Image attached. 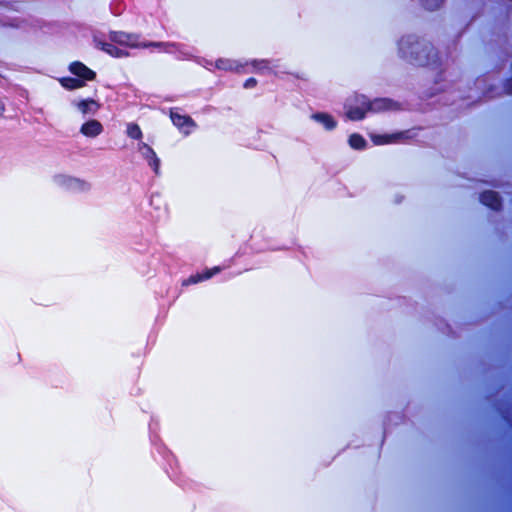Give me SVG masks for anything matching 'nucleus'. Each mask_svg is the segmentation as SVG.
<instances>
[{
  "mask_svg": "<svg viewBox=\"0 0 512 512\" xmlns=\"http://www.w3.org/2000/svg\"><path fill=\"white\" fill-rule=\"evenodd\" d=\"M103 131L102 124L95 119L85 122L80 129V132L86 137H97Z\"/></svg>",
  "mask_w": 512,
  "mask_h": 512,
  "instance_id": "423d86ee",
  "label": "nucleus"
},
{
  "mask_svg": "<svg viewBox=\"0 0 512 512\" xmlns=\"http://www.w3.org/2000/svg\"><path fill=\"white\" fill-rule=\"evenodd\" d=\"M138 150L141 155L148 161L149 166H151L157 174L159 171L160 160L157 157L155 151L146 143H140L138 145Z\"/></svg>",
  "mask_w": 512,
  "mask_h": 512,
  "instance_id": "20e7f679",
  "label": "nucleus"
},
{
  "mask_svg": "<svg viewBox=\"0 0 512 512\" xmlns=\"http://www.w3.org/2000/svg\"><path fill=\"white\" fill-rule=\"evenodd\" d=\"M69 69L71 73L84 80H92L95 77V73L81 62H73Z\"/></svg>",
  "mask_w": 512,
  "mask_h": 512,
  "instance_id": "0eeeda50",
  "label": "nucleus"
},
{
  "mask_svg": "<svg viewBox=\"0 0 512 512\" xmlns=\"http://www.w3.org/2000/svg\"><path fill=\"white\" fill-rule=\"evenodd\" d=\"M422 5L428 10H435L439 8L443 0H420Z\"/></svg>",
  "mask_w": 512,
  "mask_h": 512,
  "instance_id": "a211bd4d",
  "label": "nucleus"
},
{
  "mask_svg": "<svg viewBox=\"0 0 512 512\" xmlns=\"http://www.w3.org/2000/svg\"><path fill=\"white\" fill-rule=\"evenodd\" d=\"M171 120L173 124L180 128L185 134H188L190 129L194 126L191 118L180 115L176 112H171Z\"/></svg>",
  "mask_w": 512,
  "mask_h": 512,
  "instance_id": "6e6552de",
  "label": "nucleus"
},
{
  "mask_svg": "<svg viewBox=\"0 0 512 512\" xmlns=\"http://www.w3.org/2000/svg\"><path fill=\"white\" fill-rule=\"evenodd\" d=\"M366 144L365 139L359 134H352L349 137V145L354 149H362Z\"/></svg>",
  "mask_w": 512,
  "mask_h": 512,
  "instance_id": "dca6fc26",
  "label": "nucleus"
},
{
  "mask_svg": "<svg viewBox=\"0 0 512 512\" xmlns=\"http://www.w3.org/2000/svg\"><path fill=\"white\" fill-rule=\"evenodd\" d=\"M216 66L219 68V69H224V70H231L233 69V64L231 61L229 60H223V59H220L216 62Z\"/></svg>",
  "mask_w": 512,
  "mask_h": 512,
  "instance_id": "6ab92c4d",
  "label": "nucleus"
},
{
  "mask_svg": "<svg viewBox=\"0 0 512 512\" xmlns=\"http://www.w3.org/2000/svg\"><path fill=\"white\" fill-rule=\"evenodd\" d=\"M312 119L323 124V126L328 130L333 129L336 126V122L334 121V119L326 113L313 114Z\"/></svg>",
  "mask_w": 512,
  "mask_h": 512,
  "instance_id": "f8f14e48",
  "label": "nucleus"
},
{
  "mask_svg": "<svg viewBox=\"0 0 512 512\" xmlns=\"http://www.w3.org/2000/svg\"><path fill=\"white\" fill-rule=\"evenodd\" d=\"M59 81L64 88L69 90L77 89L84 86V82L82 80L71 77L61 78L59 79Z\"/></svg>",
  "mask_w": 512,
  "mask_h": 512,
  "instance_id": "4468645a",
  "label": "nucleus"
},
{
  "mask_svg": "<svg viewBox=\"0 0 512 512\" xmlns=\"http://www.w3.org/2000/svg\"><path fill=\"white\" fill-rule=\"evenodd\" d=\"M75 106L83 116L95 115L100 107L99 104L93 99L81 100L76 102Z\"/></svg>",
  "mask_w": 512,
  "mask_h": 512,
  "instance_id": "1a4fd4ad",
  "label": "nucleus"
},
{
  "mask_svg": "<svg viewBox=\"0 0 512 512\" xmlns=\"http://www.w3.org/2000/svg\"><path fill=\"white\" fill-rule=\"evenodd\" d=\"M56 180L61 186L72 191H84L88 189V184L86 182L76 178L68 176H58Z\"/></svg>",
  "mask_w": 512,
  "mask_h": 512,
  "instance_id": "39448f33",
  "label": "nucleus"
},
{
  "mask_svg": "<svg viewBox=\"0 0 512 512\" xmlns=\"http://www.w3.org/2000/svg\"><path fill=\"white\" fill-rule=\"evenodd\" d=\"M219 270H220L219 267H214L212 269L207 270L203 274L193 275L187 280V284H196L200 281L207 280V279L211 278L213 275H215L216 273H218Z\"/></svg>",
  "mask_w": 512,
  "mask_h": 512,
  "instance_id": "ddd939ff",
  "label": "nucleus"
},
{
  "mask_svg": "<svg viewBox=\"0 0 512 512\" xmlns=\"http://www.w3.org/2000/svg\"><path fill=\"white\" fill-rule=\"evenodd\" d=\"M480 200L484 205L490 207L493 210H498L501 206V201L498 194L493 191L483 192L480 196Z\"/></svg>",
  "mask_w": 512,
  "mask_h": 512,
  "instance_id": "9d476101",
  "label": "nucleus"
},
{
  "mask_svg": "<svg viewBox=\"0 0 512 512\" xmlns=\"http://www.w3.org/2000/svg\"><path fill=\"white\" fill-rule=\"evenodd\" d=\"M393 103L388 99H377L373 102H368L362 97L361 106L350 107L347 110V117L351 120H361L365 117L367 111H383L392 109Z\"/></svg>",
  "mask_w": 512,
  "mask_h": 512,
  "instance_id": "f03ea898",
  "label": "nucleus"
},
{
  "mask_svg": "<svg viewBox=\"0 0 512 512\" xmlns=\"http://www.w3.org/2000/svg\"><path fill=\"white\" fill-rule=\"evenodd\" d=\"M399 50L403 57L414 59L419 65L429 64L433 48L415 40L413 36L402 38L399 42Z\"/></svg>",
  "mask_w": 512,
  "mask_h": 512,
  "instance_id": "f257e3e1",
  "label": "nucleus"
},
{
  "mask_svg": "<svg viewBox=\"0 0 512 512\" xmlns=\"http://www.w3.org/2000/svg\"><path fill=\"white\" fill-rule=\"evenodd\" d=\"M506 89H507L508 94L512 95V79L508 81V83L506 85Z\"/></svg>",
  "mask_w": 512,
  "mask_h": 512,
  "instance_id": "412c9836",
  "label": "nucleus"
},
{
  "mask_svg": "<svg viewBox=\"0 0 512 512\" xmlns=\"http://www.w3.org/2000/svg\"><path fill=\"white\" fill-rule=\"evenodd\" d=\"M4 111V106L2 104H0V114H2Z\"/></svg>",
  "mask_w": 512,
  "mask_h": 512,
  "instance_id": "4be33fe9",
  "label": "nucleus"
},
{
  "mask_svg": "<svg viewBox=\"0 0 512 512\" xmlns=\"http://www.w3.org/2000/svg\"><path fill=\"white\" fill-rule=\"evenodd\" d=\"M256 85V79L254 78H249L248 80H246V82L244 83V87L249 89V88H252Z\"/></svg>",
  "mask_w": 512,
  "mask_h": 512,
  "instance_id": "aec40b11",
  "label": "nucleus"
},
{
  "mask_svg": "<svg viewBox=\"0 0 512 512\" xmlns=\"http://www.w3.org/2000/svg\"><path fill=\"white\" fill-rule=\"evenodd\" d=\"M401 134H395V135H372L371 139L376 145H384L387 143L392 142L395 138L400 137Z\"/></svg>",
  "mask_w": 512,
  "mask_h": 512,
  "instance_id": "2eb2a0df",
  "label": "nucleus"
},
{
  "mask_svg": "<svg viewBox=\"0 0 512 512\" xmlns=\"http://www.w3.org/2000/svg\"><path fill=\"white\" fill-rule=\"evenodd\" d=\"M127 135L128 137L132 139H141L142 138V131L140 127L135 123H129L127 125Z\"/></svg>",
  "mask_w": 512,
  "mask_h": 512,
  "instance_id": "f3484780",
  "label": "nucleus"
},
{
  "mask_svg": "<svg viewBox=\"0 0 512 512\" xmlns=\"http://www.w3.org/2000/svg\"><path fill=\"white\" fill-rule=\"evenodd\" d=\"M96 46L100 48L101 50L105 51L107 54L114 56V57H123L126 56V53H124L121 49H118L111 43L103 42L100 40H95Z\"/></svg>",
  "mask_w": 512,
  "mask_h": 512,
  "instance_id": "9b49d317",
  "label": "nucleus"
},
{
  "mask_svg": "<svg viewBox=\"0 0 512 512\" xmlns=\"http://www.w3.org/2000/svg\"><path fill=\"white\" fill-rule=\"evenodd\" d=\"M110 40L119 45L128 46V47H132V48L142 47V45L138 41L137 35L127 34L125 32H116V31L111 32ZM151 45L159 46L160 43H151ZM146 46H147L146 44L143 45V47H146ZM148 46H150V44Z\"/></svg>",
  "mask_w": 512,
  "mask_h": 512,
  "instance_id": "7ed1b4c3",
  "label": "nucleus"
}]
</instances>
